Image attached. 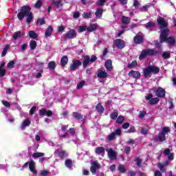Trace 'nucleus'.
Wrapping results in <instances>:
<instances>
[{
  "label": "nucleus",
  "instance_id": "nucleus-32",
  "mask_svg": "<svg viewBox=\"0 0 176 176\" xmlns=\"http://www.w3.org/2000/svg\"><path fill=\"white\" fill-rule=\"evenodd\" d=\"M162 58H164V60H168V58H171V54L168 52H164L162 53Z\"/></svg>",
  "mask_w": 176,
  "mask_h": 176
},
{
  "label": "nucleus",
  "instance_id": "nucleus-50",
  "mask_svg": "<svg viewBox=\"0 0 176 176\" xmlns=\"http://www.w3.org/2000/svg\"><path fill=\"white\" fill-rule=\"evenodd\" d=\"M115 135H122V130L120 129H117L113 132Z\"/></svg>",
  "mask_w": 176,
  "mask_h": 176
},
{
  "label": "nucleus",
  "instance_id": "nucleus-60",
  "mask_svg": "<svg viewBox=\"0 0 176 176\" xmlns=\"http://www.w3.org/2000/svg\"><path fill=\"white\" fill-rule=\"evenodd\" d=\"M96 60H97V56H95V55H92V56H91V58H89V61H90V63H94V62L96 61Z\"/></svg>",
  "mask_w": 176,
  "mask_h": 176
},
{
  "label": "nucleus",
  "instance_id": "nucleus-62",
  "mask_svg": "<svg viewBox=\"0 0 176 176\" xmlns=\"http://www.w3.org/2000/svg\"><path fill=\"white\" fill-rule=\"evenodd\" d=\"M97 170L98 169H97L96 168H94L93 166L90 167V171L91 173H92V174H96V173H97Z\"/></svg>",
  "mask_w": 176,
  "mask_h": 176
},
{
  "label": "nucleus",
  "instance_id": "nucleus-12",
  "mask_svg": "<svg viewBox=\"0 0 176 176\" xmlns=\"http://www.w3.org/2000/svg\"><path fill=\"white\" fill-rule=\"evenodd\" d=\"M97 76L99 79H105L108 76V74L104 70L99 69L97 72Z\"/></svg>",
  "mask_w": 176,
  "mask_h": 176
},
{
  "label": "nucleus",
  "instance_id": "nucleus-45",
  "mask_svg": "<svg viewBox=\"0 0 176 176\" xmlns=\"http://www.w3.org/2000/svg\"><path fill=\"white\" fill-rule=\"evenodd\" d=\"M14 64H15L14 60H11V61H10V62L8 63L7 67H8V68H10V69L14 68Z\"/></svg>",
  "mask_w": 176,
  "mask_h": 176
},
{
  "label": "nucleus",
  "instance_id": "nucleus-41",
  "mask_svg": "<svg viewBox=\"0 0 176 176\" xmlns=\"http://www.w3.org/2000/svg\"><path fill=\"white\" fill-rule=\"evenodd\" d=\"M83 19H90L91 18V12H84L82 14Z\"/></svg>",
  "mask_w": 176,
  "mask_h": 176
},
{
  "label": "nucleus",
  "instance_id": "nucleus-1",
  "mask_svg": "<svg viewBox=\"0 0 176 176\" xmlns=\"http://www.w3.org/2000/svg\"><path fill=\"white\" fill-rule=\"evenodd\" d=\"M157 23L160 25V28L161 30L160 43H163L166 41L169 45H174L175 43V38H174V37H169L167 38V35H168L170 30L168 29L164 30V28H166L167 27V22L164 20V18L159 16L157 18Z\"/></svg>",
  "mask_w": 176,
  "mask_h": 176
},
{
  "label": "nucleus",
  "instance_id": "nucleus-26",
  "mask_svg": "<svg viewBox=\"0 0 176 176\" xmlns=\"http://www.w3.org/2000/svg\"><path fill=\"white\" fill-rule=\"evenodd\" d=\"M72 115L73 118H74V119H77V120H80V119L83 118V116H82V114L76 111L73 112Z\"/></svg>",
  "mask_w": 176,
  "mask_h": 176
},
{
  "label": "nucleus",
  "instance_id": "nucleus-52",
  "mask_svg": "<svg viewBox=\"0 0 176 176\" xmlns=\"http://www.w3.org/2000/svg\"><path fill=\"white\" fill-rule=\"evenodd\" d=\"M145 115H146V111H140L139 113V118L140 119H144V118H145Z\"/></svg>",
  "mask_w": 176,
  "mask_h": 176
},
{
  "label": "nucleus",
  "instance_id": "nucleus-8",
  "mask_svg": "<svg viewBox=\"0 0 176 176\" xmlns=\"http://www.w3.org/2000/svg\"><path fill=\"white\" fill-rule=\"evenodd\" d=\"M82 65V62L79 60H73V63L70 65V71H76L77 68H79Z\"/></svg>",
  "mask_w": 176,
  "mask_h": 176
},
{
  "label": "nucleus",
  "instance_id": "nucleus-20",
  "mask_svg": "<svg viewBox=\"0 0 176 176\" xmlns=\"http://www.w3.org/2000/svg\"><path fill=\"white\" fill-rule=\"evenodd\" d=\"M21 36H24V34H23L21 32L18 31L16 32L13 34L12 35V39H14V41H16L17 39H20V38H21Z\"/></svg>",
  "mask_w": 176,
  "mask_h": 176
},
{
  "label": "nucleus",
  "instance_id": "nucleus-6",
  "mask_svg": "<svg viewBox=\"0 0 176 176\" xmlns=\"http://www.w3.org/2000/svg\"><path fill=\"white\" fill-rule=\"evenodd\" d=\"M38 113L40 116H47V118H52L53 116V111L51 110H46V109H41L39 110Z\"/></svg>",
  "mask_w": 176,
  "mask_h": 176
},
{
  "label": "nucleus",
  "instance_id": "nucleus-55",
  "mask_svg": "<svg viewBox=\"0 0 176 176\" xmlns=\"http://www.w3.org/2000/svg\"><path fill=\"white\" fill-rule=\"evenodd\" d=\"M136 162V164L138 166V167H141V164H142V160L140 159V158H137L135 160Z\"/></svg>",
  "mask_w": 176,
  "mask_h": 176
},
{
  "label": "nucleus",
  "instance_id": "nucleus-44",
  "mask_svg": "<svg viewBox=\"0 0 176 176\" xmlns=\"http://www.w3.org/2000/svg\"><path fill=\"white\" fill-rule=\"evenodd\" d=\"M85 80H81L76 86V89H82V87H83L85 86Z\"/></svg>",
  "mask_w": 176,
  "mask_h": 176
},
{
  "label": "nucleus",
  "instance_id": "nucleus-47",
  "mask_svg": "<svg viewBox=\"0 0 176 176\" xmlns=\"http://www.w3.org/2000/svg\"><path fill=\"white\" fill-rule=\"evenodd\" d=\"M155 26V23L153 22H148L145 25L146 28H152V27Z\"/></svg>",
  "mask_w": 176,
  "mask_h": 176
},
{
  "label": "nucleus",
  "instance_id": "nucleus-16",
  "mask_svg": "<svg viewBox=\"0 0 176 176\" xmlns=\"http://www.w3.org/2000/svg\"><path fill=\"white\" fill-rule=\"evenodd\" d=\"M29 168L31 173H33V174H38V171H36V169H35V162H34V160L30 162Z\"/></svg>",
  "mask_w": 176,
  "mask_h": 176
},
{
  "label": "nucleus",
  "instance_id": "nucleus-11",
  "mask_svg": "<svg viewBox=\"0 0 176 176\" xmlns=\"http://www.w3.org/2000/svg\"><path fill=\"white\" fill-rule=\"evenodd\" d=\"M107 155L110 160H116V152H115L112 148L109 149V151H107Z\"/></svg>",
  "mask_w": 176,
  "mask_h": 176
},
{
  "label": "nucleus",
  "instance_id": "nucleus-51",
  "mask_svg": "<svg viewBox=\"0 0 176 176\" xmlns=\"http://www.w3.org/2000/svg\"><path fill=\"white\" fill-rule=\"evenodd\" d=\"M105 2H107V0H98L96 5L98 6H102Z\"/></svg>",
  "mask_w": 176,
  "mask_h": 176
},
{
  "label": "nucleus",
  "instance_id": "nucleus-43",
  "mask_svg": "<svg viewBox=\"0 0 176 176\" xmlns=\"http://www.w3.org/2000/svg\"><path fill=\"white\" fill-rule=\"evenodd\" d=\"M118 170L120 171V173H122V174H124L126 173V168H124V166L123 165H120L118 166Z\"/></svg>",
  "mask_w": 176,
  "mask_h": 176
},
{
  "label": "nucleus",
  "instance_id": "nucleus-29",
  "mask_svg": "<svg viewBox=\"0 0 176 176\" xmlns=\"http://www.w3.org/2000/svg\"><path fill=\"white\" fill-rule=\"evenodd\" d=\"M102 13H104V10L101 8H99L96 10L95 14L98 19H101V17H102Z\"/></svg>",
  "mask_w": 176,
  "mask_h": 176
},
{
  "label": "nucleus",
  "instance_id": "nucleus-37",
  "mask_svg": "<svg viewBox=\"0 0 176 176\" xmlns=\"http://www.w3.org/2000/svg\"><path fill=\"white\" fill-rule=\"evenodd\" d=\"M65 164L67 168H71V167H72V164H74V162H72L71 160H66Z\"/></svg>",
  "mask_w": 176,
  "mask_h": 176
},
{
  "label": "nucleus",
  "instance_id": "nucleus-24",
  "mask_svg": "<svg viewBox=\"0 0 176 176\" xmlns=\"http://www.w3.org/2000/svg\"><path fill=\"white\" fill-rule=\"evenodd\" d=\"M56 67H57V65L55 61H50L48 63V69L50 71H54L56 69Z\"/></svg>",
  "mask_w": 176,
  "mask_h": 176
},
{
  "label": "nucleus",
  "instance_id": "nucleus-61",
  "mask_svg": "<svg viewBox=\"0 0 176 176\" xmlns=\"http://www.w3.org/2000/svg\"><path fill=\"white\" fill-rule=\"evenodd\" d=\"M54 5L56 8H60V6L63 5V3H61V1H56L54 2Z\"/></svg>",
  "mask_w": 176,
  "mask_h": 176
},
{
  "label": "nucleus",
  "instance_id": "nucleus-10",
  "mask_svg": "<svg viewBox=\"0 0 176 176\" xmlns=\"http://www.w3.org/2000/svg\"><path fill=\"white\" fill-rule=\"evenodd\" d=\"M128 76L133 78V79H140L141 78V73L138 71L131 70L128 73Z\"/></svg>",
  "mask_w": 176,
  "mask_h": 176
},
{
  "label": "nucleus",
  "instance_id": "nucleus-4",
  "mask_svg": "<svg viewBox=\"0 0 176 176\" xmlns=\"http://www.w3.org/2000/svg\"><path fill=\"white\" fill-rule=\"evenodd\" d=\"M159 51L155 49H146L143 50L139 56V60H145L148 56L153 57V56H157Z\"/></svg>",
  "mask_w": 176,
  "mask_h": 176
},
{
  "label": "nucleus",
  "instance_id": "nucleus-30",
  "mask_svg": "<svg viewBox=\"0 0 176 176\" xmlns=\"http://www.w3.org/2000/svg\"><path fill=\"white\" fill-rule=\"evenodd\" d=\"M123 122H124V117L122 115L119 116L116 120V123L118 124H122Z\"/></svg>",
  "mask_w": 176,
  "mask_h": 176
},
{
  "label": "nucleus",
  "instance_id": "nucleus-39",
  "mask_svg": "<svg viewBox=\"0 0 176 176\" xmlns=\"http://www.w3.org/2000/svg\"><path fill=\"white\" fill-rule=\"evenodd\" d=\"M169 132H170V128L165 126L162 128L161 133L164 134V135H166V134H168Z\"/></svg>",
  "mask_w": 176,
  "mask_h": 176
},
{
  "label": "nucleus",
  "instance_id": "nucleus-64",
  "mask_svg": "<svg viewBox=\"0 0 176 176\" xmlns=\"http://www.w3.org/2000/svg\"><path fill=\"white\" fill-rule=\"evenodd\" d=\"M41 175H42V176H47V175H49V171H47V170H42L41 172Z\"/></svg>",
  "mask_w": 176,
  "mask_h": 176
},
{
  "label": "nucleus",
  "instance_id": "nucleus-19",
  "mask_svg": "<svg viewBox=\"0 0 176 176\" xmlns=\"http://www.w3.org/2000/svg\"><path fill=\"white\" fill-rule=\"evenodd\" d=\"M95 153L96 155H104L105 153V148L102 146L96 147L95 148Z\"/></svg>",
  "mask_w": 176,
  "mask_h": 176
},
{
  "label": "nucleus",
  "instance_id": "nucleus-28",
  "mask_svg": "<svg viewBox=\"0 0 176 176\" xmlns=\"http://www.w3.org/2000/svg\"><path fill=\"white\" fill-rule=\"evenodd\" d=\"M137 65H138V62H137V60H133L131 63L128 64L127 68H129V69H133V68L137 67Z\"/></svg>",
  "mask_w": 176,
  "mask_h": 176
},
{
  "label": "nucleus",
  "instance_id": "nucleus-34",
  "mask_svg": "<svg viewBox=\"0 0 176 176\" xmlns=\"http://www.w3.org/2000/svg\"><path fill=\"white\" fill-rule=\"evenodd\" d=\"M28 36H30V38H32V39H36V38H38V34L32 30L28 32Z\"/></svg>",
  "mask_w": 176,
  "mask_h": 176
},
{
  "label": "nucleus",
  "instance_id": "nucleus-21",
  "mask_svg": "<svg viewBox=\"0 0 176 176\" xmlns=\"http://www.w3.org/2000/svg\"><path fill=\"white\" fill-rule=\"evenodd\" d=\"M96 109L97 110V111L98 112V113H100V115H102V113H104V111H105V109H104V107H102V105L101 104V103H98V104L96 105Z\"/></svg>",
  "mask_w": 176,
  "mask_h": 176
},
{
  "label": "nucleus",
  "instance_id": "nucleus-48",
  "mask_svg": "<svg viewBox=\"0 0 176 176\" xmlns=\"http://www.w3.org/2000/svg\"><path fill=\"white\" fill-rule=\"evenodd\" d=\"M6 75V69H0V78H3Z\"/></svg>",
  "mask_w": 176,
  "mask_h": 176
},
{
  "label": "nucleus",
  "instance_id": "nucleus-40",
  "mask_svg": "<svg viewBox=\"0 0 176 176\" xmlns=\"http://www.w3.org/2000/svg\"><path fill=\"white\" fill-rule=\"evenodd\" d=\"M158 168H160V171H162V173H166V166L162 165V162L158 163Z\"/></svg>",
  "mask_w": 176,
  "mask_h": 176
},
{
  "label": "nucleus",
  "instance_id": "nucleus-42",
  "mask_svg": "<svg viewBox=\"0 0 176 176\" xmlns=\"http://www.w3.org/2000/svg\"><path fill=\"white\" fill-rule=\"evenodd\" d=\"M92 167H94L97 170H99V168H101V166H100V164H98V162H97V161H94L92 162Z\"/></svg>",
  "mask_w": 176,
  "mask_h": 176
},
{
  "label": "nucleus",
  "instance_id": "nucleus-23",
  "mask_svg": "<svg viewBox=\"0 0 176 176\" xmlns=\"http://www.w3.org/2000/svg\"><path fill=\"white\" fill-rule=\"evenodd\" d=\"M98 28V25L97 24H91L89 27H87V32H93V31H96Z\"/></svg>",
  "mask_w": 176,
  "mask_h": 176
},
{
  "label": "nucleus",
  "instance_id": "nucleus-59",
  "mask_svg": "<svg viewBox=\"0 0 176 176\" xmlns=\"http://www.w3.org/2000/svg\"><path fill=\"white\" fill-rule=\"evenodd\" d=\"M115 45H124V41L120 39H117L115 41Z\"/></svg>",
  "mask_w": 176,
  "mask_h": 176
},
{
  "label": "nucleus",
  "instance_id": "nucleus-49",
  "mask_svg": "<svg viewBox=\"0 0 176 176\" xmlns=\"http://www.w3.org/2000/svg\"><path fill=\"white\" fill-rule=\"evenodd\" d=\"M36 111V107L33 106L30 110V115H35V111Z\"/></svg>",
  "mask_w": 176,
  "mask_h": 176
},
{
  "label": "nucleus",
  "instance_id": "nucleus-31",
  "mask_svg": "<svg viewBox=\"0 0 176 176\" xmlns=\"http://www.w3.org/2000/svg\"><path fill=\"white\" fill-rule=\"evenodd\" d=\"M53 32V27L49 26L48 28L45 31V36L47 38L52 35V33Z\"/></svg>",
  "mask_w": 176,
  "mask_h": 176
},
{
  "label": "nucleus",
  "instance_id": "nucleus-5",
  "mask_svg": "<svg viewBox=\"0 0 176 176\" xmlns=\"http://www.w3.org/2000/svg\"><path fill=\"white\" fill-rule=\"evenodd\" d=\"M154 93L158 98H164V97H166V89L161 87H159L156 90H155Z\"/></svg>",
  "mask_w": 176,
  "mask_h": 176
},
{
  "label": "nucleus",
  "instance_id": "nucleus-38",
  "mask_svg": "<svg viewBox=\"0 0 176 176\" xmlns=\"http://www.w3.org/2000/svg\"><path fill=\"white\" fill-rule=\"evenodd\" d=\"M122 24H129V23H130V18L127 17V16H122Z\"/></svg>",
  "mask_w": 176,
  "mask_h": 176
},
{
  "label": "nucleus",
  "instance_id": "nucleus-57",
  "mask_svg": "<svg viewBox=\"0 0 176 176\" xmlns=\"http://www.w3.org/2000/svg\"><path fill=\"white\" fill-rule=\"evenodd\" d=\"M127 133H135V126H131L127 131Z\"/></svg>",
  "mask_w": 176,
  "mask_h": 176
},
{
  "label": "nucleus",
  "instance_id": "nucleus-54",
  "mask_svg": "<svg viewBox=\"0 0 176 176\" xmlns=\"http://www.w3.org/2000/svg\"><path fill=\"white\" fill-rule=\"evenodd\" d=\"M122 129H124V130H127V129H129V127H130V123L129 122H124L122 126Z\"/></svg>",
  "mask_w": 176,
  "mask_h": 176
},
{
  "label": "nucleus",
  "instance_id": "nucleus-53",
  "mask_svg": "<svg viewBox=\"0 0 176 176\" xmlns=\"http://www.w3.org/2000/svg\"><path fill=\"white\" fill-rule=\"evenodd\" d=\"M41 6H42V1H41V0H38L34 5V8H36V9H39V8H41Z\"/></svg>",
  "mask_w": 176,
  "mask_h": 176
},
{
  "label": "nucleus",
  "instance_id": "nucleus-18",
  "mask_svg": "<svg viewBox=\"0 0 176 176\" xmlns=\"http://www.w3.org/2000/svg\"><path fill=\"white\" fill-rule=\"evenodd\" d=\"M134 42L138 45L142 43V34L140 33L134 37Z\"/></svg>",
  "mask_w": 176,
  "mask_h": 176
},
{
  "label": "nucleus",
  "instance_id": "nucleus-25",
  "mask_svg": "<svg viewBox=\"0 0 176 176\" xmlns=\"http://www.w3.org/2000/svg\"><path fill=\"white\" fill-rule=\"evenodd\" d=\"M159 101H160L159 98H153L148 101V104H150V105H156L159 104Z\"/></svg>",
  "mask_w": 176,
  "mask_h": 176
},
{
  "label": "nucleus",
  "instance_id": "nucleus-22",
  "mask_svg": "<svg viewBox=\"0 0 176 176\" xmlns=\"http://www.w3.org/2000/svg\"><path fill=\"white\" fill-rule=\"evenodd\" d=\"M68 64V56H63L60 59V65L61 67H65Z\"/></svg>",
  "mask_w": 176,
  "mask_h": 176
},
{
  "label": "nucleus",
  "instance_id": "nucleus-58",
  "mask_svg": "<svg viewBox=\"0 0 176 176\" xmlns=\"http://www.w3.org/2000/svg\"><path fill=\"white\" fill-rule=\"evenodd\" d=\"M1 102L4 107H6L7 108L10 107V103H9V102L6 100H2Z\"/></svg>",
  "mask_w": 176,
  "mask_h": 176
},
{
  "label": "nucleus",
  "instance_id": "nucleus-33",
  "mask_svg": "<svg viewBox=\"0 0 176 176\" xmlns=\"http://www.w3.org/2000/svg\"><path fill=\"white\" fill-rule=\"evenodd\" d=\"M116 138V135H115V133H113V132H112L107 136V140L111 142V141H113V140H115Z\"/></svg>",
  "mask_w": 176,
  "mask_h": 176
},
{
  "label": "nucleus",
  "instance_id": "nucleus-3",
  "mask_svg": "<svg viewBox=\"0 0 176 176\" xmlns=\"http://www.w3.org/2000/svg\"><path fill=\"white\" fill-rule=\"evenodd\" d=\"M31 11V8L30 6H24L22 8L21 12L18 14V19L19 20H23L25 16H28L27 23L30 24L31 21H32V19L34 16H32V13L30 12Z\"/></svg>",
  "mask_w": 176,
  "mask_h": 176
},
{
  "label": "nucleus",
  "instance_id": "nucleus-2",
  "mask_svg": "<svg viewBox=\"0 0 176 176\" xmlns=\"http://www.w3.org/2000/svg\"><path fill=\"white\" fill-rule=\"evenodd\" d=\"M159 72H160V68L157 67V66L149 65L144 69L143 75L146 79H149V78H152V74L157 75Z\"/></svg>",
  "mask_w": 176,
  "mask_h": 176
},
{
  "label": "nucleus",
  "instance_id": "nucleus-27",
  "mask_svg": "<svg viewBox=\"0 0 176 176\" xmlns=\"http://www.w3.org/2000/svg\"><path fill=\"white\" fill-rule=\"evenodd\" d=\"M118 116H119V113H118V110H114L113 112L110 114V118L113 120H116Z\"/></svg>",
  "mask_w": 176,
  "mask_h": 176
},
{
  "label": "nucleus",
  "instance_id": "nucleus-35",
  "mask_svg": "<svg viewBox=\"0 0 176 176\" xmlns=\"http://www.w3.org/2000/svg\"><path fill=\"white\" fill-rule=\"evenodd\" d=\"M10 47V45H6L5 46L1 53V57H5V56H6V54L8 53V50H9Z\"/></svg>",
  "mask_w": 176,
  "mask_h": 176
},
{
  "label": "nucleus",
  "instance_id": "nucleus-46",
  "mask_svg": "<svg viewBox=\"0 0 176 176\" xmlns=\"http://www.w3.org/2000/svg\"><path fill=\"white\" fill-rule=\"evenodd\" d=\"M85 31H87V26H80L78 28V32H85Z\"/></svg>",
  "mask_w": 176,
  "mask_h": 176
},
{
  "label": "nucleus",
  "instance_id": "nucleus-63",
  "mask_svg": "<svg viewBox=\"0 0 176 176\" xmlns=\"http://www.w3.org/2000/svg\"><path fill=\"white\" fill-rule=\"evenodd\" d=\"M154 176H163V174H162V172L160 170H155L154 173Z\"/></svg>",
  "mask_w": 176,
  "mask_h": 176
},
{
  "label": "nucleus",
  "instance_id": "nucleus-7",
  "mask_svg": "<svg viewBox=\"0 0 176 176\" xmlns=\"http://www.w3.org/2000/svg\"><path fill=\"white\" fill-rule=\"evenodd\" d=\"M54 153L58 155V157L61 159V160H64L65 157H68V153H67V151H58L56 150Z\"/></svg>",
  "mask_w": 176,
  "mask_h": 176
},
{
  "label": "nucleus",
  "instance_id": "nucleus-15",
  "mask_svg": "<svg viewBox=\"0 0 176 176\" xmlns=\"http://www.w3.org/2000/svg\"><path fill=\"white\" fill-rule=\"evenodd\" d=\"M90 64V56H82V65L83 68H86L87 65Z\"/></svg>",
  "mask_w": 176,
  "mask_h": 176
},
{
  "label": "nucleus",
  "instance_id": "nucleus-36",
  "mask_svg": "<svg viewBox=\"0 0 176 176\" xmlns=\"http://www.w3.org/2000/svg\"><path fill=\"white\" fill-rule=\"evenodd\" d=\"M43 156H45V153H34L32 154V157L34 159H38V157H43Z\"/></svg>",
  "mask_w": 176,
  "mask_h": 176
},
{
  "label": "nucleus",
  "instance_id": "nucleus-17",
  "mask_svg": "<svg viewBox=\"0 0 176 176\" xmlns=\"http://www.w3.org/2000/svg\"><path fill=\"white\" fill-rule=\"evenodd\" d=\"M30 124H31V120H30V118H27L22 122L21 129L22 130H25V127H28Z\"/></svg>",
  "mask_w": 176,
  "mask_h": 176
},
{
  "label": "nucleus",
  "instance_id": "nucleus-56",
  "mask_svg": "<svg viewBox=\"0 0 176 176\" xmlns=\"http://www.w3.org/2000/svg\"><path fill=\"white\" fill-rule=\"evenodd\" d=\"M124 151L125 152V153L126 155H129V153H130V152H131V148L130 146H126L124 148Z\"/></svg>",
  "mask_w": 176,
  "mask_h": 176
},
{
  "label": "nucleus",
  "instance_id": "nucleus-9",
  "mask_svg": "<svg viewBox=\"0 0 176 176\" xmlns=\"http://www.w3.org/2000/svg\"><path fill=\"white\" fill-rule=\"evenodd\" d=\"M65 37L68 39H74V38H76V31L75 30L72 29L69 30L65 34Z\"/></svg>",
  "mask_w": 176,
  "mask_h": 176
},
{
  "label": "nucleus",
  "instance_id": "nucleus-14",
  "mask_svg": "<svg viewBox=\"0 0 176 176\" xmlns=\"http://www.w3.org/2000/svg\"><path fill=\"white\" fill-rule=\"evenodd\" d=\"M154 141L155 142H164L166 141V135L160 133L158 137L154 138Z\"/></svg>",
  "mask_w": 176,
  "mask_h": 176
},
{
  "label": "nucleus",
  "instance_id": "nucleus-13",
  "mask_svg": "<svg viewBox=\"0 0 176 176\" xmlns=\"http://www.w3.org/2000/svg\"><path fill=\"white\" fill-rule=\"evenodd\" d=\"M104 67L107 69V71H112L113 69V67L112 66V60L108 59L105 61Z\"/></svg>",
  "mask_w": 176,
  "mask_h": 176
}]
</instances>
